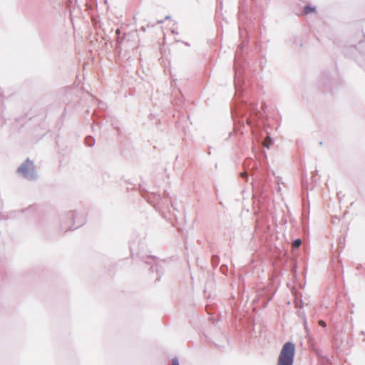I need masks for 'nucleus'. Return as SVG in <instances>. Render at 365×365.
Wrapping results in <instances>:
<instances>
[{
  "label": "nucleus",
  "instance_id": "4",
  "mask_svg": "<svg viewBox=\"0 0 365 365\" xmlns=\"http://www.w3.org/2000/svg\"><path fill=\"white\" fill-rule=\"evenodd\" d=\"M272 143V139L269 136H267L265 138L263 142V145L267 148H269L270 145Z\"/></svg>",
  "mask_w": 365,
  "mask_h": 365
},
{
  "label": "nucleus",
  "instance_id": "7",
  "mask_svg": "<svg viewBox=\"0 0 365 365\" xmlns=\"http://www.w3.org/2000/svg\"><path fill=\"white\" fill-rule=\"evenodd\" d=\"M172 365H179L178 360L177 359H173L172 360Z\"/></svg>",
  "mask_w": 365,
  "mask_h": 365
},
{
  "label": "nucleus",
  "instance_id": "3",
  "mask_svg": "<svg viewBox=\"0 0 365 365\" xmlns=\"http://www.w3.org/2000/svg\"><path fill=\"white\" fill-rule=\"evenodd\" d=\"M315 7H312L310 6H306L304 8L303 14L307 15L310 13L315 12Z\"/></svg>",
  "mask_w": 365,
  "mask_h": 365
},
{
  "label": "nucleus",
  "instance_id": "1",
  "mask_svg": "<svg viewBox=\"0 0 365 365\" xmlns=\"http://www.w3.org/2000/svg\"><path fill=\"white\" fill-rule=\"evenodd\" d=\"M295 346L292 342L285 343L279 353L277 365H293Z\"/></svg>",
  "mask_w": 365,
  "mask_h": 365
},
{
  "label": "nucleus",
  "instance_id": "8",
  "mask_svg": "<svg viewBox=\"0 0 365 365\" xmlns=\"http://www.w3.org/2000/svg\"><path fill=\"white\" fill-rule=\"evenodd\" d=\"M115 34H116V35L119 36L120 34V29H117L115 31Z\"/></svg>",
  "mask_w": 365,
  "mask_h": 365
},
{
  "label": "nucleus",
  "instance_id": "5",
  "mask_svg": "<svg viewBox=\"0 0 365 365\" xmlns=\"http://www.w3.org/2000/svg\"><path fill=\"white\" fill-rule=\"evenodd\" d=\"M302 244V240L300 239H297L295 240L293 243H292V247H299Z\"/></svg>",
  "mask_w": 365,
  "mask_h": 365
},
{
  "label": "nucleus",
  "instance_id": "6",
  "mask_svg": "<svg viewBox=\"0 0 365 365\" xmlns=\"http://www.w3.org/2000/svg\"><path fill=\"white\" fill-rule=\"evenodd\" d=\"M318 324H319V326H321L322 327H325L327 326L326 322L324 321H323V320H319L318 322Z\"/></svg>",
  "mask_w": 365,
  "mask_h": 365
},
{
  "label": "nucleus",
  "instance_id": "2",
  "mask_svg": "<svg viewBox=\"0 0 365 365\" xmlns=\"http://www.w3.org/2000/svg\"><path fill=\"white\" fill-rule=\"evenodd\" d=\"M34 170V163L27 159L19 168L18 173L24 177L29 176Z\"/></svg>",
  "mask_w": 365,
  "mask_h": 365
}]
</instances>
